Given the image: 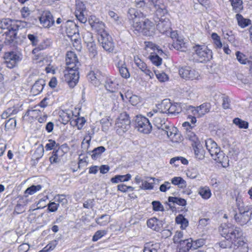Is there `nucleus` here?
Masks as SVG:
<instances>
[{"mask_svg":"<svg viewBox=\"0 0 252 252\" xmlns=\"http://www.w3.org/2000/svg\"><path fill=\"white\" fill-rule=\"evenodd\" d=\"M219 230L222 236L232 241V249L234 252H248V245L242 237V232L240 228L230 223H222L220 226Z\"/></svg>","mask_w":252,"mask_h":252,"instance_id":"obj_1","label":"nucleus"},{"mask_svg":"<svg viewBox=\"0 0 252 252\" xmlns=\"http://www.w3.org/2000/svg\"><path fill=\"white\" fill-rule=\"evenodd\" d=\"M128 13L130 15V18L133 20L132 27L134 31L138 32H141L147 36H151L154 34L155 28L152 21L148 19L140 21L138 17V12L134 8H130Z\"/></svg>","mask_w":252,"mask_h":252,"instance_id":"obj_2","label":"nucleus"},{"mask_svg":"<svg viewBox=\"0 0 252 252\" xmlns=\"http://www.w3.org/2000/svg\"><path fill=\"white\" fill-rule=\"evenodd\" d=\"M25 23L21 21L12 20L10 19H3L0 20V28L7 30L4 33L6 40L10 43L16 38L17 31L25 27Z\"/></svg>","mask_w":252,"mask_h":252,"instance_id":"obj_3","label":"nucleus"},{"mask_svg":"<svg viewBox=\"0 0 252 252\" xmlns=\"http://www.w3.org/2000/svg\"><path fill=\"white\" fill-rule=\"evenodd\" d=\"M206 149L210 154L212 158L218 162L221 163L223 166L227 164L228 157L225 156L223 152L220 151L217 143L212 139L205 140Z\"/></svg>","mask_w":252,"mask_h":252,"instance_id":"obj_4","label":"nucleus"},{"mask_svg":"<svg viewBox=\"0 0 252 252\" xmlns=\"http://www.w3.org/2000/svg\"><path fill=\"white\" fill-rule=\"evenodd\" d=\"M162 134H166L167 138L173 143H179L182 141L183 137L177 127L168 123L161 129Z\"/></svg>","mask_w":252,"mask_h":252,"instance_id":"obj_5","label":"nucleus"},{"mask_svg":"<svg viewBox=\"0 0 252 252\" xmlns=\"http://www.w3.org/2000/svg\"><path fill=\"white\" fill-rule=\"evenodd\" d=\"M63 80L66 82L70 87H75L79 79L78 69H65L63 71Z\"/></svg>","mask_w":252,"mask_h":252,"instance_id":"obj_6","label":"nucleus"},{"mask_svg":"<svg viewBox=\"0 0 252 252\" xmlns=\"http://www.w3.org/2000/svg\"><path fill=\"white\" fill-rule=\"evenodd\" d=\"M165 15L159 17L155 15L154 20L155 22H158V30L161 33L168 35V32L171 30V22L168 18L165 17Z\"/></svg>","mask_w":252,"mask_h":252,"instance_id":"obj_7","label":"nucleus"},{"mask_svg":"<svg viewBox=\"0 0 252 252\" xmlns=\"http://www.w3.org/2000/svg\"><path fill=\"white\" fill-rule=\"evenodd\" d=\"M136 126L138 130L145 134H149L152 131V126L149 120L141 115L137 116L135 119Z\"/></svg>","mask_w":252,"mask_h":252,"instance_id":"obj_8","label":"nucleus"},{"mask_svg":"<svg viewBox=\"0 0 252 252\" xmlns=\"http://www.w3.org/2000/svg\"><path fill=\"white\" fill-rule=\"evenodd\" d=\"M89 22L91 27L97 32L98 36H102L108 32L105 30V24L94 16H91L89 18Z\"/></svg>","mask_w":252,"mask_h":252,"instance_id":"obj_9","label":"nucleus"},{"mask_svg":"<svg viewBox=\"0 0 252 252\" xmlns=\"http://www.w3.org/2000/svg\"><path fill=\"white\" fill-rule=\"evenodd\" d=\"M194 50L200 62L208 61L212 58V51L205 45H196L194 47Z\"/></svg>","mask_w":252,"mask_h":252,"instance_id":"obj_10","label":"nucleus"},{"mask_svg":"<svg viewBox=\"0 0 252 252\" xmlns=\"http://www.w3.org/2000/svg\"><path fill=\"white\" fill-rule=\"evenodd\" d=\"M130 124L128 115L126 113H122L117 119L115 125L118 128L117 130H120L119 132L121 133L127 130L130 127Z\"/></svg>","mask_w":252,"mask_h":252,"instance_id":"obj_11","label":"nucleus"},{"mask_svg":"<svg viewBox=\"0 0 252 252\" xmlns=\"http://www.w3.org/2000/svg\"><path fill=\"white\" fill-rule=\"evenodd\" d=\"M4 59L6 66L9 68H12L21 60L22 58L17 53L14 52H10L5 53Z\"/></svg>","mask_w":252,"mask_h":252,"instance_id":"obj_12","label":"nucleus"},{"mask_svg":"<svg viewBox=\"0 0 252 252\" xmlns=\"http://www.w3.org/2000/svg\"><path fill=\"white\" fill-rule=\"evenodd\" d=\"M98 40L106 52L109 53L113 52L115 44L111 36L108 33L102 36H98Z\"/></svg>","mask_w":252,"mask_h":252,"instance_id":"obj_13","label":"nucleus"},{"mask_svg":"<svg viewBox=\"0 0 252 252\" xmlns=\"http://www.w3.org/2000/svg\"><path fill=\"white\" fill-rule=\"evenodd\" d=\"M170 106L171 102L170 100L164 99L160 103L157 105L156 109H154L152 111L148 112L147 115L151 117L154 116V113L157 114H158V113H167Z\"/></svg>","mask_w":252,"mask_h":252,"instance_id":"obj_14","label":"nucleus"},{"mask_svg":"<svg viewBox=\"0 0 252 252\" xmlns=\"http://www.w3.org/2000/svg\"><path fill=\"white\" fill-rule=\"evenodd\" d=\"M66 69H78L80 63L76 55L72 51L67 52L66 55Z\"/></svg>","mask_w":252,"mask_h":252,"instance_id":"obj_15","label":"nucleus"},{"mask_svg":"<svg viewBox=\"0 0 252 252\" xmlns=\"http://www.w3.org/2000/svg\"><path fill=\"white\" fill-rule=\"evenodd\" d=\"M180 75L186 79L194 80L199 79L200 75L199 73L194 69H191L189 66L181 68L179 70Z\"/></svg>","mask_w":252,"mask_h":252,"instance_id":"obj_16","label":"nucleus"},{"mask_svg":"<svg viewBox=\"0 0 252 252\" xmlns=\"http://www.w3.org/2000/svg\"><path fill=\"white\" fill-rule=\"evenodd\" d=\"M148 3L155 8V15L158 17L167 13L165 6L161 2V0H148Z\"/></svg>","mask_w":252,"mask_h":252,"instance_id":"obj_17","label":"nucleus"},{"mask_svg":"<svg viewBox=\"0 0 252 252\" xmlns=\"http://www.w3.org/2000/svg\"><path fill=\"white\" fill-rule=\"evenodd\" d=\"M86 8L85 4L80 1H76L75 14L77 19L82 23H85L87 18L85 15Z\"/></svg>","mask_w":252,"mask_h":252,"instance_id":"obj_18","label":"nucleus"},{"mask_svg":"<svg viewBox=\"0 0 252 252\" xmlns=\"http://www.w3.org/2000/svg\"><path fill=\"white\" fill-rule=\"evenodd\" d=\"M239 213L235 215L234 218L238 223L244 225L250 220V216L252 214V211L250 212L247 209H245L244 210L239 209Z\"/></svg>","mask_w":252,"mask_h":252,"instance_id":"obj_19","label":"nucleus"},{"mask_svg":"<svg viewBox=\"0 0 252 252\" xmlns=\"http://www.w3.org/2000/svg\"><path fill=\"white\" fill-rule=\"evenodd\" d=\"M40 24L44 28H50L54 23L53 16L49 11H45L43 13L39 18Z\"/></svg>","mask_w":252,"mask_h":252,"instance_id":"obj_20","label":"nucleus"},{"mask_svg":"<svg viewBox=\"0 0 252 252\" xmlns=\"http://www.w3.org/2000/svg\"><path fill=\"white\" fill-rule=\"evenodd\" d=\"M147 224L148 227L153 230L159 231L162 228L163 223L160 220L156 218H152L147 221Z\"/></svg>","mask_w":252,"mask_h":252,"instance_id":"obj_21","label":"nucleus"},{"mask_svg":"<svg viewBox=\"0 0 252 252\" xmlns=\"http://www.w3.org/2000/svg\"><path fill=\"white\" fill-rule=\"evenodd\" d=\"M188 114V120L190 121L192 125H194L196 122V117H199L198 110L197 107H195L189 106L187 109Z\"/></svg>","mask_w":252,"mask_h":252,"instance_id":"obj_22","label":"nucleus"},{"mask_svg":"<svg viewBox=\"0 0 252 252\" xmlns=\"http://www.w3.org/2000/svg\"><path fill=\"white\" fill-rule=\"evenodd\" d=\"M88 79L95 86L100 84L102 79V76L98 71H91L88 75Z\"/></svg>","mask_w":252,"mask_h":252,"instance_id":"obj_23","label":"nucleus"},{"mask_svg":"<svg viewBox=\"0 0 252 252\" xmlns=\"http://www.w3.org/2000/svg\"><path fill=\"white\" fill-rule=\"evenodd\" d=\"M72 111L70 110L63 111L60 113L59 121L63 124H66L73 118Z\"/></svg>","mask_w":252,"mask_h":252,"instance_id":"obj_24","label":"nucleus"},{"mask_svg":"<svg viewBox=\"0 0 252 252\" xmlns=\"http://www.w3.org/2000/svg\"><path fill=\"white\" fill-rule=\"evenodd\" d=\"M118 86V84L114 79L110 78H107L105 82V87L108 91L111 93H114L117 90Z\"/></svg>","mask_w":252,"mask_h":252,"instance_id":"obj_25","label":"nucleus"},{"mask_svg":"<svg viewBox=\"0 0 252 252\" xmlns=\"http://www.w3.org/2000/svg\"><path fill=\"white\" fill-rule=\"evenodd\" d=\"M198 193L205 200L209 199L212 196V192L208 186L200 187L198 189Z\"/></svg>","mask_w":252,"mask_h":252,"instance_id":"obj_26","label":"nucleus"},{"mask_svg":"<svg viewBox=\"0 0 252 252\" xmlns=\"http://www.w3.org/2000/svg\"><path fill=\"white\" fill-rule=\"evenodd\" d=\"M195 157L198 159H202L204 158V151L202 148V146L200 142L195 145H192Z\"/></svg>","mask_w":252,"mask_h":252,"instance_id":"obj_27","label":"nucleus"},{"mask_svg":"<svg viewBox=\"0 0 252 252\" xmlns=\"http://www.w3.org/2000/svg\"><path fill=\"white\" fill-rule=\"evenodd\" d=\"M192 239L184 240L180 242L179 252H188L190 249H192Z\"/></svg>","mask_w":252,"mask_h":252,"instance_id":"obj_28","label":"nucleus"},{"mask_svg":"<svg viewBox=\"0 0 252 252\" xmlns=\"http://www.w3.org/2000/svg\"><path fill=\"white\" fill-rule=\"evenodd\" d=\"M131 175L130 174H127L124 175H118L111 179L112 183L117 184L119 182H127L130 180Z\"/></svg>","mask_w":252,"mask_h":252,"instance_id":"obj_29","label":"nucleus"},{"mask_svg":"<svg viewBox=\"0 0 252 252\" xmlns=\"http://www.w3.org/2000/svg\"><path fill=\"white\" fill-rule=\"evenodd\" d=\"M86 123V120L84 117H77L74 116L70 122V124L73 126H76L78 129H81Z\"/></svg>","mask_w":252,"mask_h":252,"instance_id":"obj_30","label":"nucleus"},{"mask_svg":"<svg viewBox=\"0 0 252 252\" xmlns=\"http://www.w3.org/2000/svg\"><path fill=\"white\" fill-rule=\"evenodd\" d=\"M171 182L180 189H184L187 187L186 181L181 177H174L171 179Z\"/></svg>","mask_w":252,"mask_h":252,"instance_id":"obj_31","label":"nucleus"},{"mask_svg":"<svg viewBox=\"0 0 252 252\" xmlns=\"http://www.w3.org/2000/svg\"><path fill=\"white\" fill-rule=\"evenodd\" d=\"M160 114V113H158V114L154 113V115H156V116L153 121L154 124L159 129H161L163 126L167 124L165 123V120L164 119H162L159 117Z\"/></svg>","mask_w":252,"mask_h":252,"instance_id":"obj_32","label":"nucleus"},{"mask_svg":"<svg viewBox=\"0 0 252 252\" xmlns=\"http://www.w3.org/2000/svg\"><path fill=\"white\" fill-rule=\"evenodd\" d=\"M175 220L177 224H180V227L182 229H185L188 226L189 221L188 220L185 218L182 215H179L176 217Z\"/></svg>","mask_w":252,"mask_h":252,"instance_id":"obj_33","label":"nucleus"},{"mask_svg":"<svg viewBox=\"0 0 252 252\" xmlns=\"http://www.w3.org/2000/svg\"><path fill=\"white\" fill-rule=\"evenodd\" d=\"M42 189V186L40 185L36 186L32 185L27 188L25 191V196L28 197L29 195H32L36 192L39 191Z\"/></svg>","mask_w":252,"mask_h":252,"instance_id":"obj_34","label":"nucleus"},{"mask_svg":"<svg viewBox=\"0 0 252 252\" xmlns=\"http://www.w3.org/2000/svg\"><path fill=\"white\" fill-rule=\"evenodd\" d=\"M110 217L107 215H102L95 219V222L100 226H105L109 222Z\"/></svg>","mask_w":252,"mask_h":252,"instance_id":"obj_35","label":"nucleus"},{"mask_svg":"<svg viewBox=\"0 0 252 252\" xmlns=\"http://www.w3.org/2000/svg\"><path fill=\"white\" fill-rule=\"evenodd\" d=\"M197 108L198 110L199 117H201L209 112L210 105L209 103H203L197 107Z\"/></svg>","mask_w":252,"mask_h":252,"instance_id":"obj_36","label":"nucleus"},{"mask_svg":"<svg viewBox=\"0 0 252 252\" xmlns=\"http://www.w3.org/2000/svg\"><path fill=\"white\" fill-rule=\"evenodd\" d=\"M238 24L242 28H245L250 24V20L244 18L241 15L237 14L236 15Z\"/></svg>","mask_w":252,"mask_h":252,"instance_id":"obj_37","label":"nucleus"},{"mask_svg":"<svg viewBox=\"0 0 252 252\" xmlns=\"http://www.w3.org/2000/svg\"><path fill=\"white\" fill-rule=\"evenodd\" d=\"M106 149L103 146H99L94 149L92 151L91 155L92 158L94 159H96L98 157L105 151Z\"/></svg>","mask_w":252,"mask_h":252,"instance_id":"obj_38","label":"nucleus"},{"mask_svg":"<svg viewBox=\"0 0 252 252\" xmlns=\"http://www.w3.org/2000/svg\"><path fill=\"white\" fill-rule=\"evenodd\" d=\"M125 96L132 105H137L140 102V97L136 95L130 96V94L127 92L125 94Z\"/></svg>","mask_w":252,"mask_h":252,"instance_id":"obj_39","label":"nucleus"},{"mask_svg":"<svg viewBox=\"0 0 252 252\" xmlns=\"http://www.w3.org/2000/svg\"><path fill=\"white\" fill-rule=\"evenodd\" d=\"M229 1L231 2L233 10H234L235 12H238L242 9V0H229Z\"/></svg>","mask_w":252,"mask_h":252,"instance_id":"obj_40","label":"nucleus"},{"mask_svg":"<svg viewBox=\"0 0 252 252\" xmlns=\"http://www.w3.org/2000/svg\"><path fill=\"white\" fill-rule=\"evenodd\" d=\"M44 81L43 80H39L35 82L32 87V90L35 92L36 94H38L42 91L43 89V85Z\"/></svg>","mask_w":252,"mask_h":252,"instance_id":"obj_41","label":"nucleus"},{"mask_svg":"<svg viewBox=\"0 0 252 252\" xmlns=\"http://www.w3.org/2000/svg\"><path fill=\"white\" fill-rule=\"evenodd\" d=\"M187 138L192 142L191 145L200 142L196 135L192 131L189 130L187 133Z\"/></svg>","mask_w":252,"mask_h":252,"instance_id":"obj_42","label":"nucleus"},{"mask_svg":"<svg viewBox=\"0 0 252 252\" xmlns=\"http://www.w3.org/2000/svg\"><path fill=\"white\" fill-rule=\"evenodd\" d=\"M149 59L154 65L158 66L162 63V60L157 54H152L149 56Z\"/></svg>","mask_w":252,"mask_h":252,"instance_id":"obj_43","label":"nucleus"},{"mask_svg":"<svg viewBox=\"0 0 252 252\" xmlns=\"http://www.w3.org/2000/svg\"><path fill=\"white\" fill-rule=\"evenodd\" d=\"M168 201L170 202H173V203H176L182 206H185L187 204V202L185 199L176 197H169Z\"/></svg>","mask_w":252,"mask_h":252,"instance_id":"obj_44","label":"nucleus"},{"mask_svg":"<svg viewBox=\"0 0 252 252\" xmlns=\"http://www.w3.org/2000/svg\"><path fill=\"white\" fill-rule=\"evenodd\" d=\"M88 41L87 43V46L91 54L93 57H94L97 54L96 47L95 43L94 41H90V40H87Z\"/></svg>","mask_w":252,"mask_h":252,"instance_id":"obj_45","label":"nucleus"},{"mask_svg":"<svg viewBox=\"0 0 252 252\" xmlns=\"http://www.w3.org/2000/svg\"><path fill=\"white\" fill-rule=\"evenodd\" d=\"M225 238V240L220 241L218 245L220 248L222 249L231 248L232 247V241L230 239H227L224 236H222Z\"/></svg>","mask_w":252,"mask_h":252,"instance_id":"obj_46","label":"nucleus"},{"mask_svg":"<svg viewBox=\"0 0 252 252\" xmlns=\"http://www.w3.org/2000/svg\"><path fill=\"white\" fill-rule=\"evenodd\" d=\"M107 230H97L94 235L92 241L93 242H96L101 239L102 237L105 236L107 234Z\"/></svg>","mask_w":252,"mask_h":252,"instance_id":"obj_47","label":"nucleus"},{"mask_svg":"<svg viewBox=\"0 0 252 252\" xmlns=\"http://www.w3.org/2000/svg\"><path fill=\"white\" fill-rule=\"evenodd\" d=\"M233 123L238 126L240 128H247L248 127V123L242 120L239 118H235L233 120Z\"/></svg>","mask_w":252,"mask_h":252,"instance_id":"obj_48","label":"nucleus"},{"mask_svg":"<svg viewBox=\"0 0 252 252\" xmlns=\"http://www.w3.org/2000/svg\"><path fill=\"white\" fill-rule=\"evenodd\" d=\"M155 74L159 81L163 82L168 80V77L164 72L154 70Z\"/></svg>","mask_w":252,"mask_h":252,"instance_id":"obj_49","label":"nucleus"},{"mask_svg":"<svg viewBox=\"0 0 252 252\" xmlns=\"http://www.w3.org/2000/svg\"><path fill=\"white\" fill-rule=\"evenodd\" d=\"M236 56L237 60L241 64H246L249 62V61L246 57V55L241 53L239 51H237L236 53Z\"/></svg>","mask_w":252,"mask_h":252,"instance_id":"obj_50","label":"nucleus"},{"mask_svg":"<svg viewBox=\"0 0 252 252\" xmlns=\"http://www.w3.org/2000/svg\"><path fill=\"white\" fill-rule=\"evenodd\" d=\"M115 64L116 66L119 68L121 67L126 65V64L125 59L124 56L122 55L119 56L118 55L116 57V59L115 60Z\"/></svg>","mask_w":252,"mask_h":252,"instance_id":"obj_51","label":"nucleus"},{"mask_svg":"<svg viewBox=\"0 0 252 252\" xmlns=\"http://www.w3.org/2000/svg\"><path fill=\"white\" fill-rule=\"evenodd\" d=\"M134 62L135 65L141 70L145 69L146 64L143 62L138 57H134Z\"/></svg>","mask_w":252,"mask_h":252,"instance_id":"obj_52","label":"nucleus"},{"mask_svg":"<svg viewBox=\"0 0 252 252\" xmlns=\"http://www.w3.org/2000/svg\"><path fill=\"white\" fill-rule=\"evenodd\" d=\"M118 69L120 74L122 77L127 79L130 77V73L128 71L126 65L121 67Z\"/></svg>","mask_w":252,"mask_h":252,"instance_id":"obj_53","label":"nucleus"},{"mask_svg":"<svg viewBox=\"0 0 252 252\" xmlns=\"http://www.w3.org/2000/svg\"><path fill=\"white\" fill-rule=\"evenodd\" d=\"M117 188L118 190L122 192H126L128 191H132L134 189V188L131 186H127L123 184L118 185Z\"/></svg>","mask_w":252,"mask_h":252,"instance_id":"obj_54","label":"nucleus"},{"mask_svg":"<svg viewBox=\"0 0 252 252\" xmlns=\"http://www.w3.org/2000/svg\"><path fill=\"white\" fill-rule=\"evenodd\" d=\"M205 243V240L203 239H199L193 241L192 240V249H197V248L203 246Z\"/></svg>","mask_w":252,"mask_h":252,"instance_id":"obj_55","label":"nucleus"},{"mask_svg":"<svg viewBox=\"0 0 252 252\" xmlns=\"http://www.w3.org/2000/svg\"><path fill=\"white\" fill-rule=\"evenodd\" d=\"M212 38L214 40V43L217 48H220L222 47V43L220 40V37L216 33L212 34Z\"/></svg>","mask_w":252,"mask_h":252,"instance_id":"obj_56","label":"nucleus"},{"mask_svg":"<svg viewBox=\"0 0 252 252\" xmlns=\"http://www.w3.org/2000/svg\"><path fill=\"white\" fill-rule=\"evenodd\" d=\"M16 122L14 119H10L5 123V128L6 129H13L16 127Z\"/></svg>","mask_w":252,"mask_h":252,"instance_id":"obj_57","label":"nucleus"},{"mask_svg":"<svg viewBox=\"0 0 252 252\" xmlns=\"http://www.w3.org/2000/svg\"><path fill=\"white\" fill-rule=\"evenodd\" d=\"M153 205V209L155 211H163L164 207L160 202L157 201H154L152 203Z\"/></svg>","mask_w":252,"mask_h":252,"instance_id":"obj_58","label":"nucleus"},{"mask_svg":"<svg viewBox=\"0 0 252 252\" xmlns=\"http://www.w3.org/2000/svg\"><path fill=\"white\" fill-rule=\"evenodd\" d=\"M140 189L144 190H150L154 188L153 183H150L146 181H142V184L140 187Z\"/></svg>","mask_w":252,"mask_h":252,"instance_id":"obj_59","label":"nucleus"},{"mask_svg":"<svg viewBox=\"0 0 252 252\" xmlns=\"http://www.w3.org/2000/svg\"><path fill=\"white\" fill-rule=\"evenodd\" d=\"M146 44V50H147L148 51H150V50H153V51H155L156 49L158 50V53L160 54V52H162L161 50H159L155 45H154L152 42H145Z\"/></svg>","mask_w":252,"mask_h":252,"instance_id":"obj_60","label":"nucleus"},{"mask_svg":"<svg viewBox=\"0 0 252 252\" xmlns=\"http://www.w3.org/2000/svg\"><path fill=\"white\" fill-rule=\"evenodd\" d=\"M48 209L51 212H56L59 207V204L56 203L55 202H51L48 204Z\"/></svg>","mask_w":252,"mask_h":252,"instance_id":"obj_61","label":"nucleus"},{"mask_svg":"<svg viewBox=\"0 0 252 252\" xmlns=\"http://www.w3.org/2000/svg\"><path fill=\"white\" fill-rule=\"evenodd\" d=\"M183 234L181 231H177L174 236L173 237V241L174 243H179L180 244V242L183 240H181V238H183Z\"/></svg>","mask_w":252,"mask_h":252,"instance_id":"obj_62","label":"nucleus"},{"mask_svg":"<svg viewBox=\"0 0 252 252\" xmlns=\"http://www.w3.org/2000/svg\"><path fill=\"white\" fill-rule=\"evenodd\" d=\"M55 146H57L56 142L54 140L50 139L46 144L45 148L47 151H50L53 149Z\"/></svg>","mask_w":252,"mask_h":252,"instance_id":"obj_63","label":"nucleus"},{"mask_svg":"<svg viewBox=\"0 0 252 252\" xmlns=\"http://www.w3.org/2000/svg\"><path fill=\"white\" fill-rule=\"evenodd\" d=\"M143 252H157V249L154 245L147 244L144 247Z\"/></svg>","mask_w":252,"mask_h":252,"instance_id":"obj_64","label":"nucleus"}]
</instances>
